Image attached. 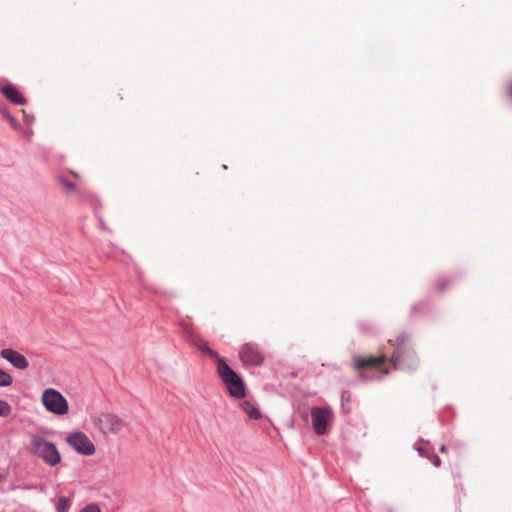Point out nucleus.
<instances>
[{
	"label": "nucleus",
	"instance_id": "1",
	"mask_svg": "<svg viewBox=\"0 0 512 512\" xmlns=\"http://www.w3.org/2000/svg\"><path fill=\"white\" fill-rule=\"evenodd\" d=\"M95 428L105 436H123L128 430V423L121 417L110 414L100 413L92 418Z\"/></svg>",
	"mask_w": 512,
	"mask_h": 512
},
{
	"label": "nucleus",
	"instance_id": "2",
	"mask_svg": "<svg viewBox=\"0 0 512 512\" xmlns=\"http://www.w3.org/2000/svg\"><path fill=\"white\" fill-rule=\"evenodd\" d=\"M30 452L41 458L49 466L58 465L61 460V454L54 443L45 440L39 435L30 436Z\"/></svg>",
	"mask_w": 512,
	"mask_h": 512
},
{
	"label": "nucleus",
	"instance_id": "3",
	"mask_svg": "<svg viewBox=\"0 0 512 512\" xmlns=\"http://www.w3.org/2000/svg\"><path fill=\"white\" fill-rule=\"evenodd\" d=\"M40 400L45 410L53 415L64 416L69 412L67 399L55 388L45 389Z\"/></svg>",
	"mask_w": 512,
	"mask_h": 512
},
{
	"label": "nucleus",
	"instance_id": "4",
	"mask_svg": "<svg viewBox=\"0 0 512 512\" xmlns=\"http://www.w3.org/2000/svg\"><path fill=\"white\" fill-rule=\"evenodd\" d=\"M217 371L232 397L240 399L245 396V387L242 379L224 360H218Z\"/></svg>",
	"mask_w": 512,
	"mask_h": 512
},
{
	"label": "nucleus",
	"instance_id": "5",
	"mask_svg": "<svg viewBox=\"0 0 512 512\" xmlns=\"http://www.w3.org/2000/svg\"><path fill=\"white\" fill-rule=\"evenodd\" d=\"M67 444L78 454L92 456L96 452L93 441L83 431H73L66 437Z\"/></svg>",
	"mask_w": 512,
	"mask_h": 512
},
{
	"label": "nucleus",
	"instance_id": "6",
	"mask_svg": "<svg viewBox=\"0 0 512 512\" xmlns=\"http://www.w3.org/2000/svg\"><path fill=\"white\" fill-rule=\"evenodd\" d=\"M334 414L330 407H313L311 409L312 427L317 435L328 433Z\"/></svg>",
	"mask_w": 512,
	"mask_h": 512
},
{
	"label": "nucleus",
	"instance_id": "7",
	"mask_svg": "<svg viewBox=\"0 0 512 512\" xmlns=\"http://www.w3.org/2000/svg\"><path fill=\"white\" fill-rule=\"evenodd\" d=\"M242 362L246 365H259L263 362V357L257 347L252 344H245L239 352Z\"/></svg>",
	"mask_w": 512,
	"mask_h": 512
},
{
	"label": "nucleus",
	"instance_id": "8",
	"mask_svg": "<svg viewBox=\"0 0 512 512\" xmlns=\"http://www.w3.org/2000/svg\"><path fill=\"white\" fill-rule=\"evenodd\" d=\"M0 355L17 369L25 370L29 366V362L26 357L13 349H2Z\"/></svg>",
	"mask_w": 512,
	"mask_h": 512
},
{
	"label": "nucleus",
	"instance_id": "9",
	"mask_svg": "<svg viewBox=\"0 0 512 512\" xmlns=\"http://www.w3.org/2000/svg\"><path fill=\"white\" fill-rule=\"evenodd\" d=\"M2 94L11 102L17 105H22L26 102L24 96L20 91L12 85H5L1 88Z\"/></svg>",
	"mask_w": 512,
	"mask_h": 512
},
{
	"label": "nucleus",
	"instance_id": "10",
	"mask_svg": "<svg viewBox=\"0 0 512 512\" xmlns=\"http://www.w3.org/2000/svg\"><path fill=\"white\" fill-rule=\"evenodd\" d=\"M385 356L380 355L378 357H358L355 359V367L356 368H362V367H376L384 363Z\"/></svg>",
	"mask_w": 512,
	"mask_h": 512
},
{
	"label": "nucleus",
	"instance_id": "11",
	"mask_svg": "<svg viewBox=\"0 0 512 512\" xmlns=\"http://www.w3.org/2000/svg\"><path fill=\"white\" fill-rule=\"evenodd\" d=\"M57 184L64 190L65 193L67 194H74V193H77L78 192V187L77 185L68 180L66 177H64L63 175H59L57 177Z\"/></svg>",
	"mask_w": 512,
	"mask_h": 512
},
{
	"label": "nucleus",
	"instance_id": "12",
	"mask_svg": "<svg viewBox=\"0 0 512 512\" xmlns=\"http://www.w3.org/2000/svg\"><path fill=\"white\" fill-rule=\"evenodd\" d=\"M241 408L251 419H259L261 417L259 409L249 401H244L241 404Z\"/></svg>",
	"mask_w": 512,
	"mask_h": 512
},
{
	"label": "nucleus",
	"instance_id": "13",
	"mask_svg": "<svg viewBox=\"0 0 512 512\" xmlns=\"http://www.w3.org/2000/svg\"><path fill=\"white\" fill-rule=\"evenodd\" d=\"M12 382V376L0 368V387H8Z\"/></svg>",
	"mask_w": 512,
	"mask_h": 512
},
{
	"label": "nucleus",
	"instance_id": "14",
	"mask_svg": "<svg viewBox=\"0 0 512 512\" xmlns=\"http://www.w3.org/2000/svg\"><path fill=\"white\" fill-rule=\"evenodd\" d=\"M197 346H198V349H199L201 352H203V353H207V354H209L211 357L216 358L217 360H219V359H220V358H219V356H218V354H217L214 350H212V349L207 345V343H205V342H200Z\"/></svg>",
	"mask_w": 512,
	"mask_h": 512
},
{
	"label": "nucleus",
	"instance_id": "15",
	"mask_svg": "<svg viewBox=\"0 0 512 512\" xmlns=\"http://www.w3.org/2000/svg\"><path fill=\"white\" fill-rule=\"evenodd\" d=\"M70 507V501L66 497H60L56 505L57 512H66Z\"/></svg>",
	"mask_w": 512,
	"mask_h": 512
},
{
	"label": "nucleus",
	"instance_id": "16",
	"mask_svg": "<svg viewBox=\"0 0 512 512\" xmlns=\"http://www.w3.org/2000/svg\"><path fill=\"white\" fill-rule=\"evenodd\" d=\"M11 411V405L5 400H0V416L7 417L11 414Z\"/></svg>",
	"mask_w": 512,
	"mask_h": 512
},
{
	"label": "nucleus",
	"instance_id": "17",
	"mask_svg": "<svg viewBox=\"0 0 512 512\" xmlns=\"http://www.w3.org/2000/svg\"><path fill=\"white\" fill-rule=\"evenodd\" d=\"M78 512H102L98 504L92 503L84 506Z\"/></svg>",
	"mask_w": 512,
	"mask_h": 512
},
{
	"label": "nucleus",
	"instance_id": "18",
	"mask_svg": "<svg viewBox=\"0 0 512 512\" xmlns=\"http://www.w3.org/2000/svg\"><path fill=\"white\" fill-rule=\"evenodd\" d=\"M506 95L512 101V81L508 84V86L506 88Z\"/></svg>",
	"mask_w": 512,
	"mask_h": 512
},
{
	"label": "nucleus",
	"instance_id": "19",
	"mask_svg": "<svg viewBox=\"0 0 512 512\" xmlns=\"http://www.w3.org/2000/svg\"><path fill=\"white\" fill-rule=\"evenodd\" d=\"M432 463L436 466V467H439L440 464H441V461H440V458L437 456V455H434L432 457Z\"/></svg>",
	"mask_w": 512,
	"mask_h": 512
},
{
	"label": "nucleus",
	"instance_id": "20",
	"mask_svg": "<svg viewBox=\"0 0 512 512\" xmlns=\"http://www.w3.org/2000/svg\"><path fill=\"white\" fill-rule=\"evenodd\" d=\"M8 119H9L11 125H16L15 119L13 117L8 116Z\"/></svg>",
	"mask_w": 512,
	"mask_h": 512
},
{
	"label": "nucleus",
	"instance_id": "21",
	"mask_svg": "<svg viewBox=\"0 0 512 512\" xmlns=\"http://www.w3.org/2000/svg\"><path fill=\"white\" fill-rule=\"evenodd\" d=\"M70 173H71L73 176H75V177H79V174H78L77 172H75V171H72V170H71V171H70Z\"/></svg>",
	"mask_w": 512,
	"mask_h": 512
},
{
	"label": "nucleus",
	"instance_id": "22",
	"mask_svg": "<svg viewBox=\"0 0 512 512\" xmlns=\"http://www.w3.org/2000/svg\"><path fill=\"white\" fill-rule=\"evenodd\" d=\"M441 452H445L446 451V446L445 445H442L441 448H440Z\"/></svg>",
	"mask_w": 512,
	"mask_h": 512
}]
</instances>
